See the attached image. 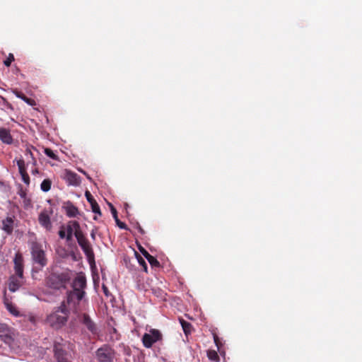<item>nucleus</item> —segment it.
Returning a JSON list of instances; mask_svg holds the SVG:
<instances>
[{
	"instance_id": "obj_1",
	"label": "nucleus",
	"mask_w": 362,
	"mask_h": 362,
	"mask_svg": "<svg viewBox=\"0 0 362 362\" xmlns=\"http://www.w3.org/2000/svg\"><path fill=\"white\" fill-rule=\"evenodd\" d=\"M69 314V310L65 301H63L57 310L47 317V322L54 329H59L66 323Z\"/></svg>"
},
{
	"instance_id": "obj_2",
	"label": "nucleus",
	"mask_w": 362,
	"mask_h": 362,
	"mask_svg": "<svg viewBox=\"0 0 362 362\" xmlns=\"http://www.w3.org/2000/svg\"><path fill=\"white\" fill-rule=\"evenodd\" d=\"M25 158H19L13 160L16 162V164L18 167V171L20 175H21L22 180L25 184H30V177L26 171V166H28L30 164L33 165H35V160L33 157V155L30 151V149L27 148L25 151Z\"/></svg>"
},
{
	"instance_id": "obj_3",
	"label": "nucleus",
	"mask_w": 362,
	"mask_h": 362,
	"mask_svg": "<svg viewBox=\"0 0 362 362\" xmlns=\"http://www.w3.org/2000/svg\"><path fill=\"white\" fill-rule=\"evenodd\" d=\"M31 254L34 262L33 271L40 270L45 265V252L36 242L30 243Z\"/></svg>"
},
{
	"instance_id": "obj_4",
	"label": "nucleus",
	"mask_w": 362,
	"mask_h": 362,
	"mask_svg": "<svg viewBox=\"0 0 362 362\" xmlns=\"http://www.w3.org/2000/svg\"><path fill=\"white\" fill-rule=\"evenodd\" d=\"M76 238L90 263L95 262V255L92 246L83 233H78Z\"/></svg>"
},
{
	"instance_id": "obj_5",
	"label": "nucleus",
	"mask_w": 362,
	"mask_h": 362,
	"mask_svg": "<svg viewBox=\"0 0 362 362\" xmlns=\"http://www.w3.org/2000/svg\"><path fill=\"white\" fill-rule=\"evenodd\" d=\"M70 276L67 273H62L61 274H53L50 275L47 285L55 289L60 288H65L66 284L69 281Z\"/></svg>"
},
{
	"instance_id": "obj_6",
	"label": "nucleus",
	"mask_w": 362,
	"mask_h": 362,
	"mask_svg": "<svg viewBox=\"0 0 362 362\" xmlns=\"http://www.w3.org/2000/svg\"><path fill=\"white\" fill-rule=\"evenodd\" d=\"M115 355V350L107 344L102 346L95 351V358L98 362H113Z\"/></svg>"
},
{
	"instance_id": "obj_7",
	"label": "nucleus",
	"mask_w": 362,
	"mask_h": 362,
	"mask_svg": "<svg viewBox=\"0 0 362 362\" xmlns=\"http://www.w3.org/2000/svg\"><path fill=\"white\" fill-rule=\"evenodd\" d=\"M66 341L62 338H57L54 342V354L57 362H64L66 358L67 352L65 350Z\"/></svg>"
},
{
	"instance_id": "obj_8",
	"label": "nucleus",
	"mask_w": 362,
	"mask_h": 362,
	"mask_svg": "<svg viewBox=\"0 0 362 362\" xmlns=\"http://www.w3.org/2000/svg\"><path fill=\"white\" fill-rule=\"evenodd\" d=\"M86 294L85 291H69L67 292L66 301H65L66 306L73 308L74 313L77 312V305L80 301L83 298Z\"/></svg>"
},
{
	"instance_id": "obj_9",
	"label": "nucleus",
	"mask_w": 362,
	"mask_h": 362,
	"mask_svg": "<svg viewBox=\"0 0 362 362\" xmlns=\"http://www.w3.org/2000/svg\"><path fill=\"white\" fill-rule=\"evenodd\" d=\"M162 339L163 335L158 329H151L149 333L143 335L142 342L146 348H151L154 343L161 341Z\"/></svg>"
},
{
	"instance_id": "obj_10",
	"label": "nucleus",
	"mask_w": 362,
	"mask_h": 362,
	"mask_svg": "<svg viewBox=\"0 0 362 362\" xmlns=\"http://www.w3.org/2000/svg\"><path fill=\"white\" fill-rule=\"evenodd\" d=\"M14 332L7 325L0 323V339L6 344L11 345L14 340Z\"/></svg>"
},
{
	"instance_id": "obj_11",
	"label": "nucleus",
	"mask_w": 362,
	"mask_h": 362,
	"mask_svg": "<svg viewBox=\"0 0 362 362\" xmlns=\"http://www.w3.org/2000/svg\"><path fill=\"white\" fill-rule=\"evenodd\" d=\"M14 270L16 276L19 278L23 277V255L18 252L16 254L14 259Z\"/></svg>"
},
{
	"instance_id": "obj_12",
	"label": "nucleus",
	"mask_w": 362,
	"mask_h": 362,
	"mask_svg": "<svg viewBox=\"0 0 362 362\" xmlns=\"http://www.w3.org/2000/svg\"><path fill=\"white\" fill-rule=\"evenodd\" d=\"M72 290L75 291H85L86 287V279L83 274L78 275L72 283Z\"/></svg>"
},
{
	"instance_id": "obj_13",
	"label": "nucleus",
	"mask_w": 362,
	"mask_h": 362,
	"mask_svg": "<svg viewBox=\"0 0 362 362\" xmlns=\"http://www.w3.org/2000/svg\"><path fill=\"white\" fill-rule=\"evenodd\" d=\"M79 320L83 323L86 328L93 334L97 332V327L93 321L90 319V316L86 313H83L79 317Z\"/></svg>"
},
{
	"instance_id": "obj_14",
	"label": "nucleus",
	"mask_w": 362,
	"mask_h": 362,
	"mask_svg": "<svg viewBox=\"0 0 362 362\" xmlns=\"http://www.w3.org/2000/svg\"><path fill=\"white\" fill-rule=\"evenodd\" d=\"M85 196L86 197L87 201L91 205L92 211L99 216H101V211L99 205L98 204L95 199L93 198V195L90 194L89 191H86L85 192Z\"/></svg>"
},
{
	"instance_id": "obj_15",
	"label": "nucleus",
	"mask_w": 362,
	"mask_h": 362,
	"mask_svg": "<svg viewBox=\"0 0 362 362\" xmlns=\"http://www.w3.org/2000/svg\"><path fill=\"white\" fill-rule=\"evenodd\" d=\"M65 178L69 185L77 186L81 183L80 177L75 173L69 170L66 171Z\"/></svg>"
},
{
	"instance_id": "obj_16",
	"label": "nucleus",
	"mask_w": 362,
	"mask_h": 362,
	"mask_svg": "<svg viewBox=\"0 0 362 362\" xmlns=\"http://www.w3.org/2000/svg\"><path fill=\"white\" fill-rule=\"evenodd\" d=\"M18 276H11L8 281V289L11 292L16 291L21 286V279Z\"/></svg>"
},
{
	"instance_id": "obj_17",
	"label": "nucleus",
	"mask_w": 362,
	"mask_h": 362,
	"mask_svg": "<svg viewBox=\"0 0 362 362\" xmlns=\"http://www.w3.org/2000/svg\"><path fill=\"white\" fill-rule=\"evenodd\" d=\"M64 208L66 211L67 216L69 217H76V216L79 214L78 208L69 201L65 203Z\"/></svg>"
},
{
	"instance_id": "obj_18",
	"label": "nucleus",
	"mask_w": 362,
	"mask_h": 362,
	"mask_svg": "<svg viewBox=\"0 0 362 362\" xmlns=\"http://www.w3.org/2000/svg\"><path fill=\"white\" fill-rule=\"evenodd\" d=\"M140 252L142 253V255L145 257V258L148 260L149 264L153 267H160V262L158 261V259L150 255L144 248L140 247H139Z\"/></svg>"
},
{
	"instance_id": "obj_19",
	"label": "nucleus",
	"mask_w": 362,
	"mask_h": 362,
	"mask_svg": "<svg viewBox=\"0 0 362 362\" xmlns=\"http://www.w3.org/2000/svg\"><path fill=\"white\" fill-rule=\"evenodd\" d=\"M0 140L6 144H12L13 138L8 129L5 128H0Z\"/></svg>"
},
{
	"instance_id": "obj_20",
	"label": "nucleus",
	"mask_w": 362,
	"mask_h": 362,
	"mask_svg": "<svg viewBox=\"0 0 362 362\" xmlns=\"http://www.w3.org/2000/svg\"><path fill=\"white\" fill-rule=\"evenodd\" d=\"M13 222L12 217H6L2 221V229L8 234L11 233L13 229Z\"/></svg>"
},
{
	"instance_id": "obj_21",
	"label": "nucleus",
	"mask_w": 362,
	"mask_h": 362,
	"mask_svg": "<svg viewBox=\"0 0 362 362\" xmlns=\"http://www.w3.org/2000/svg\"><path fill=\"white\" fill-rule=\"evenodd\" d=\"M180 323L186 336L190 334L192 330V325L182 318H179Z\"/></svg>"
},
{
	"instance_id": "obj_22",
	"label": "nucleus",
	"mask_w": 362,
	"mask_h": 362,
	"mask_svg": "<svg viewBox=\"0 0 362 362\" xmlns=\"http://www.w3.org/2000/svg\"><path fill=\"white\" fill-rule=\"evenodd\" d=\"M6 307L8 312L12 314L13 315L18 317L20 315V313L18 310V308L15 305H13L12 303L6 302L5 303Z\"/></svg>"
},
{
	"instance_id": "obj_23",
	"label": "nucleus",
	"mask_w": 362,
	"mask_h": 362,
	"mask_svg": "<svg viewBox=\"0 0 362 362\" xmlns=\"http://www.w3.org/2000/svg\"><path fill=\"white\" fill-rule=\"evenodd\" d=\"M69 224L71 226V228L74 231V235L75 237L78 233H83L82 230H81L80 224L76 221H71L69 222Z\"/></svg>"
},
{
	"instance_id": "obj_24",
	"label": "nucleus",
	"mask_w": 362,
	"mask_h": 362,
	"mask_svg": "<svg viewBox=\"0 0 362 362\" xmlns=\"http://www.w3.org/2000/svg\"><path fill=\"white\" fill-rule=\"evenodd\" d=\"M18 194H19V196L24 199L25 204L28 205L29 200L26 199L27 191L25 189H23L21 185H19L18 187Z\"/></svg>"
},
{
	"instance_id": "obj_25",
	"label": "nucleus",
	"mask_w": 362,
	"mask_h": 362,
	"mask_svg": "<svg viewBox=\"0 0 362 362\" xmlns=\"http://www.w3.org/2000/svg\"><path fill=\"white\" fill-rule=\"evenodd\" d=\"M207 356L211 361H218L219 356L217 352L214 350H209L207 352Z\"/></svg>"
},
{
	"instance_id": "obj_26",
	"label": "nucleus",
	"mask_w": 362,
	"mask_h": 362,
	"mask_svg": "<svg viewBox=\"0 0 362 362\" xmlns=\"http://www.w3.org/2000/svg\"><path fill=\"white\" fill-rule=\"evenodd\" d=\"M66 233V240L70 241L72 240L73 233H74V231L71 228V226L67 223L66 227L65 228Z\"/></svg>"
},
{
	"instance_id": "obj_27",
	"label": "nucleus",
	"mask_w": 362,
	"mask_h": 362,
	"mask_svg": "<svg viewBox=\"0 0 362 362\" xmlns=\"http://www.w3.org/2000/svg\"><path fill=\"white\" fill-rule=\"evenodd\" d=\"M13 93H15V95L18 97V98H20L21 99H23V100H25L26 103H30V99H28L23 93H22L21 92L18 91V90H13Z\"/></svg>"
},
{
	"instance_id": "obj_28",
	"label": "nucleus",
	"mask_w": 362,
	"mask_h": 362,
	"mask_svg": "<svg viewBox=\"0 0 362 362\" xmlns=\"http://www.w3.org/2000/svg\"><path fill=\"white\" fill-rule=\"evenodd\" d=\"M14 61V57L13 54H9L7 58L4 61V64L6 66H9L12 62Z\"/></svg>"
},
{
	"instance_id": "obj_29",
	"label": "nucleus",
	"mask_w": 362,
	"mask_h": 362,
	"mask_svg": "<svg viewBox=\"0 0 362 362\" xmlns=\"http://www.w3.org/2000/svg\"><path fill=\"white\" fill-rule=\"evenodd\" d=\"M47 156L52 158L53 160H58L57 156L54 153L53 151H52L51 149L47 148Z\"/></svg>"
},
{
	"instance_id": "obj_30",
	"label": "nucleus",
	"mask_w": 362,
	"mask_h": 362,
	"mask_svg": "<svg viewBox=\"0 0 362 362\" xmlns=\"http://www.w3.org/2000/svg\"><path fill=\"white\" fill-rule=\"evenodd\" d=\"M138 262H139V264L143 267L144 271L147 272L148 267H147V264L146 263L145 260L142 257H139L138 258Z\"/></svg>"
},
{
	"instance_id": "obj_31",
	"label": "nucleus",
	"mask_w": 362,
	"mask_h": 362,
	"mask_svg": "<svg viewBox=\"0 0 362 362\" xmlns=\"http://www.w3.org/2000/svg\"><path fill=\"white\" fill-rule=\"evenodd\" d=\"M39 221L42 226H45V212L41 211L39 216Z\"/></svg>"
},
{
	"instance_id": "obj_32",
	"label": "nucleus",
	"mask_w": 362,
	"mask_h": 362,
	"mask_svg": "<svg viewBox=\"0 0 362 362\" xmlns=\"http://www.w3.org/2000/svg\"><path fill=\"white\" fill-rule=\"evenodd\" d=\"M115 222H116L117 225L120 228H122V229H127V225H126L124 223H123V222L120 221V220L119 219V218H117V219H115Z\"/></svg>"
},
{
	"instance_id": "obj_33",
	"label": "nucleus",
	"mask_w": 362,
	"mask_h": 362,
	"mask_svg": "<svg viewBox=\"0 0 362 362\" xmlns=\"http://www.w3.org/2000/svg\"><path fill=\"white\" fill-rule=\"evenodd\" d=\"M59 235L62 239L66 238V233L65 230V227L62 226L61 229L59 231Z\"/></svg>"
},
{
	"instance_id": "obj_34",
	"label": "nucleus",
	"mask_w": 362,
	"mask_h": 362,
	"mask_svg": "<svg viewBox=\"0 0 362 362\" xmlns=\"http://www.w3.org/2000/svg\"><path fill=\"white\" fill-rule=\"evenodd\" d=\"M214 343L216 344V346L218 347V349H219L221 342H220L219 338L216 334H214Z\"/></svg>"
},
{
	"instance_id": "obj_35",
	"label": "nucleus",
	"mask_w": 362,
	"mask_h": 362,
	"mask_svg": "<svg viewBox=\"0 0 362 362\" xmlns=\"http://www.w3.org/2000/svg\"><path fill=\"white\" fill-rule=\"evenodd\" d=\"M111 213L112 214L114 219H117L118 218L117 211V209L115 208V206H112Z\"/></svg>"
},
{
	"instance_id": "obj_36",
	"label": "nucleus",
	"mask_w": 362,
	"mask_h": 362,
	"mask_svg": "<svg viewBox=\"0 0 362 362\" xmlns=\"http://www.w3.org/2000/svg\"><path fill=\"white\" fill-rule=\"evenodd\" d=\"M28 320L33 324H35L37 322V317L34 315H30L28 316Z\"/></svg>"
},
{
	"instance_id": "obj_37",
	"label": "nucleus",
	"mask_w": 362,
	"mask_h": 362,
	"mask_svg": "<svg viewBox=\"0 0 362 362\" xmlns=\"http://www.w3.org/2000/svg\"><path fill=\"white\" fill-rule=\"evenodd\" d=\"M51 185H52L51 180L49 179H47V192H48L50 189Z\"/></svg>"
},
{
	"instance_id": "obj_38",
	"label": "nucleus",
	"mask_w": 362,
	"mask_h": 362,
	"mask_svg": "<svg viewBox=\"0 0 362 362\" xmlns=\"http://www.w3.org/2000/svg\"><path fill=\"white\" fill-rule=\"evenodd\" d=\"M40 188H41V189H42L43 192H45V188H46V186H45V180H44L41 182Z\"/></svg>"
},
{
	"instance_id": "obj_39",
	"label": "nucleus",
	"mask_w": 362,
	"mask_h": 362,
	"mask_svg": "<svg viewBox=\"0 0 362 362\" xmlns=\"http://www.w3.org/2000/svg\"><path fill=\"white\" fill-rule=\"evenodd\" d=\"M90 236L93 239H95V233L94 231H92L91 233H90Z\"/></svg>"
},
{
	"instance_id": "obj_40",
	"label": "nucleus",
	"mask_w": 362,
	"mask_h": 362,
	"mask_svg": "<svg viewBox=\"0 0 362 362\" xmlns=\"http://www.w3.org/2000/svg\"><path fill=\"white\" fill-rule=\"evenodd\" d=\"M103 288L104 293H105V295H107L106 287L103 286Z\"/></svg>"
},
{
	"instance_id": "obj_41",
	"label": "nucleus",
	"mask_w": 362,
	"mask_h": 362,
	"mask_svg": "<svg viewBox=\"0 0 362 362\" xmlns=\"http://www.w3.org/2000/svg\"><path fill=\"white\" fill-rule=\"evenodd\" d=\"M49 222V219L48 216H47V221H46L47 226H48Z\"/></svg>"
},
{
	"instance_id": "obj_42",
	"label": "nucleus",
	"mask_w": 362,
	"mask_h": 362,
	"mask_svg": "<svg viewBox=\"0 0 362 362\" xmlns=\"http://www.w3.org/2000/svg\"><path fill=\"white\" fill-rule=\"evenodd\" d=\"M108 205L110 208V211H112V206H114L111 203H109Z\"/></svg>"
},
{
	"instance_id": "obj_43",
	"label": "nucleus",
	"mask_w": 362,
	"mask_h": 362,
	"mask_svg": "<svg viewBox=\"0 0 362 362\" xmlns=\"http://www.w3.org/2000/svg\"><path fill=\"white\" fill-rule=\"evenodd\" d=\"M139 231L141 233H144V230L139 226Z\"/></svg>"
},
{
	"instance_id": "obj_44",
	"label": "nucleus",
	"mask_w": 362,
	"mask_h": 362,
	"mask_svg": "<svg viewBox=\"0 0 362 362\" xmlns=\"http://www.w3.org/2000/svg\"><path fill=\"white\" fill-rule=\"evenodd\" d=\"M33 173H37V171L36 170H32Z\"/></svg>"
}]
</instances>
